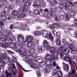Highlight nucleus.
<instances>
[{"instance_id": "c03bdc74", "label": "nucleus", "mask_w": 77, "mask_h": 77, "mask_svg": "<svg viewBox=\"0 0 77 77\" xmlns=\"http://www.w3.org/2000/svg\"><path fill=\"white\" fill-rule=\"evenodd\" d=\"M74 24L72 25H71V26H73L74 24L75 25H77V19H74V22H73Z\"/></svg>"}, {"instance_id": "8fccbe9b", "label": "nucleus", "mask_w": 77, "mask_h": 77, "mask_svg": "<svg viewBox=\"0 0 77 77\" xmlns=\"http://www.w3.org/2000/svg\"><path fill=\"white\" fill-rule=\"evenodd\" d=\"M45 72V73H47L48 71V69L47 68H45L44 69Z\"/></svg>"}, {"instance_id": "4c0bfd02", "label": "nucleus", "mask_w": 77, "mask_h": 77, "mask_svg": "<svg viewBox=\"0 0 77 77\" xmlns=\"http://www.w3.org/2000/svg\"><path fill=\"white\" fill-rule=\"evenodd\" d=\"M57 72V70H56V69H53L52 71V75L54 76V75H56V74L57 73H56Z\"/></svg>"}, {"instance_id": "f704fd0d", "label": "nucleus", "mask_w": 77, "mask_h": 77, "mask_svg": "<svg viewBox=\"0 0 77 77\" xmlns=\"http://www.w3.org/2000/svg\"><path fill=\"white\" fill-rule=\"evenodd\" d=\"M57 74H58V77H61L62 76V72L60 71H58L57 72Z\"/></svg>"}, {"instance_id": "680f3d73", "label": "nucleus", "mask_w": 77, "mask_h": 77, "mask_svg": "<svg viewBox=\"0 0 77 77\" xmlns=\"http://www.w3.org/2000/svg\"><path fill=\"white\" fill-rule=\"evenodd\" d=\"M48 10L47 9H46L44 10L45 12H48Z\"/></svg>"}, {"instance_id": "6e6552de", "label": "nucleus", "mask_w": 77, "mask_h": 77, "mask_svg": "<svg viewBox=\"0 0 77 77\" xmlns=\"http://www.w3.org/2000/svg\"><path fill=\"white\" fill-rule=\"evenodd\" d=\"M4 26H5V25L2 22H0V33H1L0 34V39L3 42L6 41L8 39V37L6 35H4L3 34H2L3 33V30L2 29V27Z\"/></svg>"}, {"instance_id": "c85d7f7f", "label": "nucleus", "mask_w": 77, "mask_h": 77, "mask_svg": "<svg viewBox=\"0 0 77 77\" xmlns=\"http://www.w3.org/2000/svg\"><path fill=\"white\" fill-rule=\"evenodd\" d=\"M22 2V1L21 0H17L16 3V6H20Z\"/></svg>"}, {"instance_id": "6e6d98bb", "label": "nucleus", "mask_w": 77, "mask_h": 77, "mask_svg": "<svg viewBox=\"0 0 77 77\" xmlns=\"http://www.w3.org/2000/svg\"><path fill=\"white\" fill-rule=\"evenodd\" d=\"M63 50V48L62 47H61L59 48V50H58V51H61Z\"/></svg>"}, {"instance_id": "f257e3e1", "label": "nucleus", "mask_w": 77, "mask_h": 77, "mask_svg": "<svg viewBox=\"0 0 77 77\" xmlns=\"http://www.w3.org/2000/svg\"><path fill=\"white\" fill-rule=\"evenodd\" d=\"M43 45L45 47H47L46 48L49 51L50 53H53V55H50L49 54H47L45 58V60L46 62H51V60H53V59H57V57L60 54L61 57H62L63 56L62 53L60 52L59 53L58 51L55 52V48L53 47H50V45L48 46V42L46 40H45L43 42Z\"/></svg>"}, {"instance_id": "7c9ffc66", "label": "nucleus", "mask_w": 77, "mask_h": 77, "mask_svg": "<svg viewBox=\"0 0 77 77\" xmlns=\"http://www.w3.org/2000/svg\"><path fill=\"white\" fill-rule=\"evenodd\" d=\"M65 15V13L64 12V14L63 15H60L59 17V20H60V21H62V20H63V19L64 18V15Z\"/></svg>"}, {"instance_id": "393cba45", "label": "nucleus", "mask_w": 77, "mask_h": 77, "mask_svg": "<svg viewBox=\"0 0 77 77\" xmlns=\"http://www.w3.org/2000/svg\"><path fill=\"white\" fill-rule=\"evenodd\" d=\"M69 51V49L68 48H66L63 51V53L64 54H68Z\"/></svg>"}, {"instance_id": "bf43d9fd", "label": "nucleus", "mask_w": 77, "mask_h": 77, "mask_svg": "<svg viewBox=\"0 0 77 77\" xmlns=\"http://www.w3.org/2000/svg\"><path fill=\"white\" fill-rule=\"evenodd\" d=\"M14 27V26H13V25H11V26H10V29H13V27Z\"/></svg>"}, {"instance_id": "4468645a", "label": "nucleus", "mask_w": 77, "mask_h": 77, "mask_svg": "<svg viewBox=\"0 0 77 77\" xmlns=\"http://www.w3.org/2000/svg\"><path fill=\"white\" fill-rule=\"evenodd\" d=\"M75 15V13L73 11H69L67 13L66 16V20H69L70 18V17L71 16H74Z\"/></svg>"}, {"instance_id": "79ce46f5", "label": "nucleus", "mask_w": 77, "mask_h": 77, "mask_svg": "<svg viewBox=\"0 0 77 77\" xmlns=\"http://www.w3.org/2000/svg\"><path fill=\"white\" fill-rule=\"evenodd\" d=\"M59 8L60 9L62 10V9L63 8V4H60L59 6Z\"/></svg>"}, {"instance_id": "5fc2aeb1", "label": "nucleus", "mask_w": 77, "mask_h": 77, "mask_svg": "<svg viewBox=\"0 0 77 77\" xmlns=\"http://www.w3.org/2000/svg\"><path fill=\"white\" fill-rule=\"evenodd\" d=\"M0 77H5L4 74L2 73H0Z\"/></svg>"}, {"instance_id": "e2e57ef3", "label": "nucleus", "mask_w": 77, "mask_h": 77, "mask_svg": "<svg viewBox=\"0 0 77 77\" xmlns=\"http://www.w3.org/2000/svg\"><path fill=\"white\" fill-rule=\"evenodd\" d=\"M54 25H56L57 26H59V24L58 23H54Z\"/></svg>"}, {"instance_id": "a18cd8bd", "label": "nucleus", "mask_w": 77, "mask_h": 77, "mask_svg": "<svg viewBox=\"0 0 77 77\" xmlns=\"http://www.w3.org/2000/svg\"><path fill=\"white\" fill-rule=\"evenodd\" d=\"M36 74L37 75L38 77H40L41 76V74H40V72H39V70L37 71Z\"/></svg>"}, {"instance_id": "de8ad7c7", "label": "nucleus", "mask_w": 77, "mask_h": 77, "mask_svg": "<svg viewBox=\"0 0 77 77\" xmlns=\"http://www.w3.org/2000/svg\"><path fill=\"white\" fill-rule=\"evenodd\" d=\"M34 44L35 45V44H36V45H39V41L38 40H35V43H34Z\"/></svg>"}, {"instance_id": "2f4dec72", "label": "nucleus", "mask_w": 77, "mask_h": 77, "mask_svg": "<svg viewBox=\"0 0 77 77\" xmlns=\"http://www.w3.org/2000/svg\"><path fill=\"white\" fill-rule=\"evenodd\" d=\"M55 42L57 45H60V39L56 40Z\"/></svg>"}, {"instance_id": "0eeeda50", "label": "nucleus", "mask_w": 77, "mask_h": 77, "mask_svg": "<svg viewBox=\"0 0 77 77\" xmlns=\"http://www.w3.org/2000/svg\"><path fill=\"white\" fill-rule=\"evenodd\" d=\"M42 6L44 8L46 6V3L44 0H37L35 2V4L33 5V6L37 8H41Z\"/></svg>"}, {"instance_id": "ea45409f", "label": "nucleus", "mask_w": 77, "mask_h": 77, "mask_svg": "<svg viewBox=\"0 0 77 77\" xmlns=\"http://www.w3.org/2000/svg\"><path fill=\"white\" fill-rule=\"evenodd\" d=\"M47 68H48L49 69H52L53 68V66L52 64L47 65Z\"/></svg>"}, {"instance_id": "a878e982", "label": "nucleus", "mask_w": 77, "mask_h": 77, "mask_svg": "<svg viewBox=\"0 0 77 77\" xmlns=\"http://www.w3.org/2000/svg\"><path fill=\"white\" fill-rule=\"evenodd\" d=\"M26 17V14L24 13H22L20 14L18 16V18H24Z\"/></svg>"}, {"instance_id": "aec40b11", "label": "nucleus", "mask_w": 77, "mask_h": 77, "mask_svg": "<svg viewBox=\"0 0 77 77\" xmlns=\"http://www.w3.org/2000/svg\"><path fill=\"white\" fill-rule=\"evenodd\" d=\"M64 7L65 8L66 10H71L72 9V7L71 6L70 4H68L65 5Z\"/></svg>"}, {"instance_id": "9d476101", "label": "nucleus", "mask_w": 77, "mask_h": 77, "mask_svg": "<svg viewBox=\"0 0 77 77\" xmlns=\"http://www.w3.org/2000/svg\"><path fill=\"white\" fill-rule=\"evenodd\" d=\"M63 0H47V1L52 6H56L57 3H60Z\"/></svg>"}, {"instance_id": "4d7b16f0", "label": "nucleus", "mask_w": 77, "mask_h": 77, "mask_svg": "<svg viewBox=\"0 0 77 77\" xmlns=\"http://www.w3.org/2000/svg\"><path fill=\"white\" fill-rule=\"evenodd\" d=\"M56 68L57 69H60V68L59 66H57Z\"/></svg>"}, {"instance_id": "6ab92c4d", "label": "nucleus", "mask_w": 77, "mask_h": 77, "mask_svg": "<svg viewBox=\"0 0 77 77\" xmlns=\"http://www.w3.org/2000/svg\"><path fill=\"white\" fill-rule=\"evenodd\" d=\"M64 60L65 61L69 62L70 64L71 65L72 62H71V59L69 57H68L67 56H66L64 57Z\"/></svg>"}, {"instance_id": "603ef678", "label": "nucleus", "mask_w": 77, "mask_h": 77, "mask_svg": "<svg viewBox=\"0 0 77 77\" xmlns=\"http://www.w3.org/2000/svg\"><path fill=\"white\" fill-rule=\"evenodd\" d=\"M8 52L10 54H14V52L11 51H8Z\"/></svg>"}, {"instance_id": "338daca9", "label": "nucleus", "mask_w": 77, "mask_h": 77, "mask_svg": "<svg viewBox=\"0 0 77 77\" xmlns=\"http://www.w3.org/2000/svg\"><path fill=\"white\" fill-rule=\"evenodd\" d=\"M13 57L14 59H15V60H17V58L15 57Z\"/></svg>"}, {"instance_id": "a19ab883", "label": "nucleus", "mask_w": 77, "mask_h": 77, "mask_svg": "<svg viewBox=\"0 0 77 77\" xmlns=\"http://www.w3.org/2000/svg\"><path fill=\"white\" fill-rule=\"evenodd\" d=\"M16 64L17 65L20 66V67H21V68L22 69L23 71H25L26 72V70L25 69H24V68H23V67H22V66H21V65H20V64L18 62L16 61Z\"/></svg>"}, {"instance_id": "e433bc0d", "label": "nucleus", "mask_w": 77, "mask_h": 77, "mask_svg": "<svg viewBox=\"0 0 77 77\" xmlns=\"http://www.w3.org/2000/svg\"><path fill=\"white\" fill-rule=\"evenodd\" d=\"M31 5V3H29V2H26L24 3V5L25 6H30Z\"/></svg>"}, {"instance_id": "13d9d810", "label": "nucleus", "mask_w": 77, "mask_h": 77, "mask_svg": "<svg viewBox=\"0 0 77 77\" xmlns=\"http://www.w3.org/2000/svg\"><path fill=\"white\" fill-rule=\"evenodd\" d=\"M0 71L2 72H3L4 71V69H0Z\"/></svg>"}, {"instance_id": "cd10ccee", "label": "nucleus", "mask_w": 77, "mask_h": 77, "mask_svg": "<svg viewBox=\"0 0 77 77\" xmlns=\"http://www.w3.org/2000/svg\"><path fill=\"white\" fill-rule=\"evenodd\" d=\"M63 65H65V66L64 67V69H65L66 71H68L69 70V67H68V64H65V63H63Z\"/></svg>"}, {"instance_id": "c756f323", "label": "nucleus", "mask_w": 77, "mask_h": 77, "mask_svg": "<svg viewBox=\"0 0 77 77\" xmlns=\"http://www.w3.org/2000/svg\"><path fill=\"white\" fill-rule=\"evenodd\" d=\"M10 45L11 48H16V47H15V43L14 42L10 43Z\"/></svg>"}, {"instance_id": "9b49d317", "label": "nucleus", "mask_w": 77, "mask_h": 77, "mask_svg": "<svg viewBox=\"0 0 77 77\" xmlns=\"http://www.w3.org/2000/svg\"><path fill=\"white\" fill-rule=\"evenodd\" d=\"M42 57H36V60H37V62H39V65L40 66H42L44 65H47V63H46V62H47L45 60V62L42 61V62H41V61H42Z\"/></svg>"}, {"instance_id": "bb28decb", "label": "nucleus", "mask_w": 77, "mask_h": 77, "mask_svg": "<svg viewBox=\"0 0 77 77\" xmlns=\"http://www.w3.org/2000/svg\"><path fill=\"white\" fill-rule=\"evenodd\" d=\"M70 4L72 5V6H73L74 7H77V2H74L73 3V4L72 2H68Z\"/></svg>"}, {"instance_id": "052dcab7", "label": "nucleus", "mask_w": 77, "mask_h": 77, "mask_svg": "<svg viewBox=\"0 0 77 77\" xmlns=\"http://www.w3.org/2000/svg\"><path fill=\"white\" fill-rule=\"evenodd\" d=\"M30 14V15H32V14H33V12H32V11H30L29 12V15Z\"/></svg>"}, {"instance_id": "0e129e2a", "label": "nucleus", "mask_w": 77, "mask_h": 77, "mask_svg": "<svg viewBox=\"0 0 77 77\" xmlns=\"http://www.w3.org/2000/svg\"><path fill=\"white\" fill-rule=\"evenodd\" d=\"M40 11L41 12H42V11H43V10H42V9H40Z\"/></svg>"}, {"instance_id": "473e14b6", "label": "nucleus", "mask_w": 77, "mask_h": 77, "mask_svg": "<svg viewBox=\"0 0 77 77\" xmlns=\"http://www.w3.org/2000/svg\"><path fill=\"white\" fill-rule=\"evenodd\" d=\"M12 14L14 16H17L18 15V12L17 11H14L12 12Z\"/></svg>"}, {"instance_id": "f8f14e48", "label": "nucleus", "mask_w": 77, "mask_h": 77, "mask_svg": "<svg viewBox=\"0 0 77 77\" xmlns=\"http://www.w3.org/2000/svg\"><path fill=\"white\" fill-rule=\"evenodd\" d=\"M14 8V7L12 5H9L8 7L5 8L4 10V14H9V12H10L11 9H12Z\"/></svg>"}, {"instance_id": "5701e85b", "label": "nucleus", "mask_w": 77, "mask_h": 77, "mask_svg": "<svg viewBox=\"0 0 77 77\" xmlns=\"http://www.w3.org/2000/svg\"><path fill=\"white\" fill-rule=\"evenodd\" d=\"M0 19H2V21H6L7 20L6 16L5 15H0Z\"/></svg>"}, {"instance_id": "20e7f679", "label": "nucleus", "mask_w": 77, "mask_h": 77, "mask_svg": "<svg viewBox=\"0 0 77 77\" xmlns=\"http://www.w3.org/2000/svg\"><path fill=\"white\" fill-rule=\"evenodd\" d=\"M42 33V35L44 38H47L48 39H51L52 42H53V37H52V35L51 33H48L47 31L43 30L42 31V32L40 31H35L34 32V35L35 36H39L41 35Z\"/></svg>"}, {"instance_id": "72a5a7b5", "label": "nucleus", "mask_w": 77, "mask_h": 77, "mask_svg": "<svg viewBox=\"0 0 77 77\" xmlns=\"http://www.w3.org/2000/svg\"><path fill=\"white\" fill-rule=\"evenodd\" d=\"M35 49H32L30 50L29 53L31 54H33L35 53Z\"/></svg>"}, {"instance_id": "f03ea898", "label": "nucleus", "mask_w": 77, "mask_h": 77, "mask_svg": "<svg viewBox=\"0 0 77 77\" xmlns=\"http://www.w3.org/2000/svg\"><path fill=\"white\" fill-rule=\"evenodd\" d=\"M17 39L18 41L21 42V43H20V45L16 44L15 45L16 48H14L16 49V51L17 52L20 53V55L23 56L24 58L25 57H26L27 56V55H28L27 53L25 52V49L23 48H21L20 49L18 48V47H20V46L24 47L26 45V42L24 41V38L21 35H19L17 37Z\"/></svg>"}, {"instance_id": "69168bd1", "label": "nucleus", "mask_w": 77, "mask_h": 77, "mask_svg": "<svg viewBox=\"0 0 77 77\" xmlns=\"http://www.w3.org/2000/svg\"><path fill=\"white\" fill-rule=\"evenodd\" d=\"M8 20H11V17H8Z\"/></svg>"}, {"instance_id": "c9c22d12", "label": "nucleus", "mask_w": 77, "mask_h": 77, "mask_svg": "<svg viewBox=\"0 0 77 77\" xmlns=\"http://www.w3.org/2000/svg\"><path fill=\"white\" fill-rule=\"evenodd\" d=\"M2 3L3 6H6V5H8V2L6 0H3Z\"/></svg>"}, {"instance_id": "f3484780", "label": "nucleus", "mask_w": 77, "mask_h": 77, "mask_svg": "<svg viewBox=\"0 0 77 77\" xmlns=\"http://www.w3.org/2000/svg\"><path fill=\"white\" fill-rule=\"evenodd\" d=\"M9 32L10 33H8V34L7 36L8 38L10 41H15V40L16 39L15 37L11 34L10 31H9Z\"/></svg>"}, {"instance_id": "39448f33", "label": "nucleus", "mask_w": 77, "mask_h": 77, "mask_svg": "<svg viewBox=\"0 0 77 77\" xmlns=\"http://www.w3.org/2000/svg\"><path fill=\"white\" fill-rule=\"evenodd\" d=\"M25 59H29L26 60V62L30 64V66L32 68H34V69H36L37 68H39L38 67V65L37 64L33 62L32 60H33L34 58L33 56L32 55H27L26 57H24Z\"/></svg>"}, {"instance_id": "423d86ee", "label": "nucleus", "mask_w": 77, "mask_h": 77, "mask_svg": "<svg viewBox=\"0 0 77 77\" xmlns=\"http://www.w3.org/2000/svg\"><path fill=\"white\" fill-rule=\"evenodd\" d=\"M33 40V37L32 35H28L26 37V42H29L27 44V48H29L31 47H35V45L34 44V42H32Z\"/></svg>"}, {"instance_id": "864d4df0", "label": "nucleus", "mask_w": 77, "mask_h": 77, "mask_svg": "<svg viewBox=\"0 0 77 77\" xmlns=\"http://www.w3.org/2000/svg\"><path fill=\"white\" fill-rule=\"evenodd\" d=\"M54 19L56 21H58V19L57 18V16H56L55 17H54Z\"/></svg>"}, {"instance_id": "3c124183", "label": "nucleus", "mask_w": 77, "mask_h": 77, "mask_svg": "<svg viewBox=\"0 0 77 77\" xmlns=\"http://www.w3.org/2000/svg\"><path fill=\"white\" fill-rule=\"evenodd\" d=\"M52 65L54 67H55L56 66V63L55 62L53 63Z\"/></svg>"}, {"instance_id": "58836bf2", "label": "nucleus", "mask_w": 77, "mask_h": 77, "mask_svg": "<svg viewBox=\"0 0 77 77\" xmlns=\"http://www.w3.org/2000/svg\"><path fill=\"white\" fill-rule=\"evenodd\" d=\"M34 13L35 15H39L40 14V12L38 10H35L34 11Z\"/></svg>"}, {"instance_id": "7ed1b4c3", "label": "nucleus", "mask_w": 77, "mask_h": 77, "mask_svg": "<svg viewBox=\"0 0 77 77\" xmlns=\"http://www.w3.org/2000/svg\"><path fill=\"white\" fill-rule=\"evenodd\" d=\"M6 54L5 53L3 54L2 56L1 57H0V64L2 63V65L0 66V69H3L5 65L6 64H8L9 65H11L13 66L14 69H15V64H14V60L12 59L9 58V57H6Z\"/></svg>"}, {"instance_id": "dca6fc26", "label": "nucleus", "mask_w": 77, "mask_h": 77, "mask_svg": "<svg viewBox=\"0 0 77 77\" xmlns=\"http://www.w3.org/2000/svg\"><path fill=\"white\" fill-rule=\"evenodd\" d=\"M49 28L50 29H51V30H52V32L53 33V34L54 35H56L57 36H59L60 34V32H56L55 30H54V27L53 26L50 25L49 26ZM58 33V34H56Z\"/></svg>"}, {"instance_id": "09e8293b", "label": "nucleus", "mask_w": 77, "mask_h": 77, "mask_svg": "<svg viewBox=\"0 0 77 77\" xmlns=\"http://www.w3.org/2000/svg\"><path fill=\"white\" fill-rule=\"evenodd\" d=\"M62 41L63 44H67V42L64 39H63L62 40Z\"/></svg>"}, {"instance_id": "412c9836", "label": "nucleus", "mask_w": 77, "mask_h": 77, "mask_svg": "<svg viewBox=\"0 0 77 77\" xmlns=\"http://www.w3.org/2000/svg\"><path fill=\"white\" fill-rule=\"evenodd\" d=\"M17 29H21L23 31V30H27V31H29V28H27V27H21V28L18 27Z\"/></svg>"}, {"instance_id": "ddd939ff", "label": "nucleus", "mask_w": 77, "mask_h": 77, "mask_svg": "<svg viewBox=\"0 0 77 77\" xmlns=\"http://www.w3.org/2000/svg\"><path fill=\"white\" fill-rule=\"evenodd\" d=\"M54 9L53 8H51L50 9V12H51V14L48 13L47 14L46 13L45 14L44 17H46V18H49L50 19V17H53L54 16V15L53 14V13H54Z\"/></svg>"}, {"instance_id": "49530a36", "label": "nucleus", "mask_w": 77, "mask_h": 77, "mask_svg": "<svg viewBox=\"0 0 77 77\" xmlns=\"http://www.w3.org/2000/svg\"><path fill=\"white\" fill-rule=\"evenodd\" d=\"M22 11L24 12H26L27 11V8H22Z\"/></svg>"}, {"instance_id": "2eb2a0df", "label": "nucleus", "mask_w": 77, "mask_h": 77, "mask_svg": "<svg viewBox=\"0 0 77 77\" xmlns=\"http://www.w3.org/2000/svg\"><path fill=\"white\" fill-rule=\"evenodd\" d=\"M68 47L70 50H71V53L73 54H75L77 52V50H72L74 48V46L72 44H68Z\"/></svg>"}, {"instance_id": "a211bd4d", "label": "nucleus", "mask_w": 77, "mask_h": 77, "mask_svg": "<svg viewBox=\"0 0 77 77\" xmlns=\"http://www.w3.org/2000/svg\"><path fill=\"white\" fill-rule=\"evenodd\" d=\"M37 50L38 53H42V51H45V48L44 47L40 46L38 47Z\"/></svg>"}, {"instance_id": "4be33fe9", "label": "nucleus", "mask_w": 77, "mask_h": 77, "mask_svg": "<svg viewBox=\"0 0 77 77\" xmlns=\"http://www.w3.org/2000/svg\"><path fill=\"white\" fill-rule=\"evenodd\" d=\"M0 45L2 47H8L9 44L8 43H1L0 42Z\"/></svg>"}, {"instance_id": "774afa93", "label": "nucleus", "mask_w": 77, "mask_h": 77, "mask_svg": "<svg viewBox=\"0 0 77 77\" xmlns=\"http://www.w3.org/2000/svg\"><path fill=\"white\" fill-rule=\"evenodd\" d=\"M0 8H3L2 7V5H1L0 4Z\"/></svg>"}, {"instance_id": "37998d69", "label": "nucleus", "mask_w": 77, "mask_h": 77, "mask_svg": "<svg viewBox=\"0 0 77 77\" xmlns=\"http://www.w3.org/2000/svg\"><path fill=\"white\" fill-rule=\"evenodd\" d=\"M71 58L72 59L76 60L77 61V57H75V56H73Z\"/></svg>"}, {"instance_id": "b1692460", "label": "nucleus", "mask_w": 77, "mask_h": 77, "mask_svg": "<svg viewBox=\"0 0 77 77\" xmlns=\"http://www.w3.org/2000/svg\"><path fill=\"white\" fill-rule=\"evenodd\" d=\"M69 51V49L68 48H66L63 51V53L64 54H68Z\"/></svg>"}, {"instance_id": "1a4fd4ad", "label": "nucleus", "mask_w": 77, "mask_h": 77, "mask_svg": "<svg viewBox=\"0 0 77 77\" xmlns=\"http://www.w3.org/2000/svg\"><path fill=\"white\" fill-rule=\"evenodd\" d=\"M72 63L73 64H72L71 65V70L72 71V73L70 72L68 74L69 77H77V74L75 72V70L74 69V68H75V63L74 61L72 62Z\"/></svg>"}]
</instances>
